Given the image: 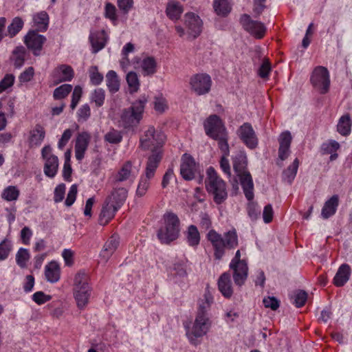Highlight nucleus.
Returning a JSON list of instances; mask_svg holds the SVG:
<instances>
[{"instance_id": "nucleus-23", "label": "nucleus", "mask_w": 352, "mask_h": 352, "mask_svg": "<svg viewBox=\"0 0 352 352\" xmlns=\"http://www.w3.org/2000/svg\"><path fill=\"white\" fill-rule=\"evenodd\" d=\"M237 175L240 178L241 185L245 197L249 201L252 200L254 198V184L250 173L247 171L237 174Z\"/></svg>"}, {"instance_id": "nucleus-34", "label": "nucleus", "mask_w": 352, "mask_h": 352, "mask_svg": "<svg viewBox=\"0 0 352 352\" xmlns=\"http://www.w3.org/2000/svg\"><path fill=\"white\" fill-rule=\"evenodd\" d=\"M45 135V132L43 127L40 124H36L35 128L30 132L29 138L30 146H39L44 140Z\"/></svg>"}, {"instance_id": "nucleus-14", "label": "nucleus", "mask_w": 352, "mask_h": 352, "mask_svg": "<svg viewBox=\"0 0 352 352\" xmlns=\"http://www.w3.org/2000/svg\"><path fill=\"white\" fill-rule=\"evenodd\" d=\"M190 85L197 94L204 95L210 90L211 78L206 74H197L190 78Z\"/></svg>"}, {"instance_id": "nucleus-15", "label": "nucleus", "mask_w": 352, "mask_h": 352, "mask_svg": "<svg viewBox=\"0 0 352 352\" xmlns=\"http://www.w3.org/2000/svg\"><path fill=\"white\" fill-rule=\"evenodd\" d=\"M37 31H30L24 37V43L28 49L33 51L35 56H38L40 51L42 49L43 43L46 41V38L41 34H38Z\"/></svg>"}, {"instance_id": "nucleus-5", "label": "nucleus", "mask_w": 352, "mask_h": 352, "mask_svg": "<svg viewBox=\"0 0 352 352\" xmlns=\"http://www.w3.org/2000/svg\"><path fill=\"white\" fill-rule=\"evenodd\" d=\"M74 294L78 307L84 308L87 305L91 296L89 276L85 271L78 272L74 277Z\"/></svg>"}, {"instance_id": "nucleus-35", "label": "nucleus", "mask_w": 352, "mask_h": 352, "mask_svg": "<svg viewBox=\"0 0 352 352\" xmlns=\"http://www.w3.org/2000/svg\"><path fill=\"white\" fill-rule=\"evenodd\" d=\"M184 10L181 4L175 1H170L166 6V14L171 20L179 19Z\"/></svg>"}, {"instance_id": "nucleus-59", "label": "nucleus", "mask_w": 352, "mask_h": 352, "mask_svg": "<svg viewBox=\"0 0 352 352\" xmlns=\"http://www.w3.org/2000/svg\"><path fill=\"white\" fill-rule=\"evenodd\" d=\"M14 81V76L12 74H6L0 81V93L11 87Z\"/></svg>"}, {"instance_id": "nucleus-53", "label": "nucleus", "mask_w": 352, "mask_h": 352, "mask_svg": "<svg viewBox=\"0 0 352 352\" xmlns=\"http://www.w3.org/2000/svg\"><path fill=\"white\" fill-rule=\"evenodd\" d=\"M90 73V80L92 84L95 85H100L102 80L103 76L98 72V67L96 66H92L89 70Z\"/></svg>"}, {"instance_id": "nucleus-31", "label": "nucleus", "mask_w": 352, "mask_h": 352, "mask_svg": "<svg viewBox=\"0 0 352 352\" xmlns=\"http://www.w3.org/2000/svg\"><path fill=\"white\" fill-rule=\"evenodd\" d=\"M338 206V197L333 195L325 202L322 209L321 215L322 218L326 219L333 215L336 213Z\"/></svg>"}, {"instance_id": "nucleus-11", "label": "nucleus", "mask_w": 352, "mask_h": 352, "mask_svg": "<svg viewBox=\"0 0 352 352\" xmlns=\"http://www.w3.org/2000/svg\"><path fill=\"white\" fill-rule=\"evenodd\" d=\"M312 85L318 89L321 94H325L329 91L330 79L327 69L322 66L316 67L311 76Z\"/></svg>"}, {"instance_id": "nucleus-26", "label": "nucleus", "mask_w": 352, "mask_h": 352, "mask_svg": "<svg viewBox=\"0 0 352 352\" xmlns=\"http://www.w3.org/2000/svg\"><path fill=\"white\" fill-rule=\"evenodd\" d=\"M218 287L220 292L226 298H230L233 294L230 275L225 272L218 280Z\"/></svg>"}, {"instance_id": "nucleus-33", "label": "nucleus", "mask_w": 352, "mask_h": 352, "mask_svg": "<svg viewBox=\"0 0 352 352\" xmlns=\"http://www.w3.org/2000/svg\"><path fill=\"white\" fill-rule=\"evenodd\" d=\"M140 67L144 76H152L156 72V60L152 56H147L140 62Z\"/></svg>"}, {"instance_id": "nucleus-40", "label": "nucleus", "mask_w": 352, "mask_h": 352, "mask_svg": "<svg viewBox=\"0 0 352 352\" xmlns=\"http://www.w3.org/2000/svg\"><path fill=\"white\" fill-rule=\"evenodd\" d=\"M246 166V156L244 153L240 152L233 158V168L237 174L247 172L245 170Z\"/></svg>"}, {"instance_id": "nucleus-52", "label": "nucleus", "mask_w": 352, "mask_h": 352, "mask_svg": "<svg viewBox=\"0 0 352 352\" xmlns=\"http://www.w3.org/2000/svg\"><path fill=\"white\" fill-rule=\"evenodd\" d=\"M173 270L175 272L176 277L184 278L187 276L186 267L184 262L174 263Z\"/></svg>"}, {"instance_id": "nucleus-49", "label": "nucleus", "mask_w": 352, "mask_h": 352, "mask_svg": "<svg viewBox=\"0 0 352 352\" xmlns=\"http://www.w3.org/2000/svg\"><path fill=\"white\" fill-rule=\"evenodd\" d=\"M72 89V86L68 84H64L56 88L54 91V97L55 99H62L66 97Z\"/></svg>"}, {"instance_id": "nucleus-32", "label": "nucleus", "mask_w": 352, "mask_h": 352, "mask_svg": "<svg viewBox=\"0 0 352 352\" xmlns=\"http://www.w3.org/2000/svg\"><path fill=\"white\" fill-rule=\"evenodd\" d=\"M34 25L38 32L46 31L49 24V16L46 12H40L33 16Z\"/></svg>"}, {"instance_id": "nucleus-9", "label": "nucleus", "mask_w": 352, "mask_h": 352, "mask_svg": "<svg viewBox=\"0 0 352 352\" xmlns=\"http://www.w3.org/2000/svg\"><path fill=\"white\" fill-rule=\"evenodd\" d=\"M211 326L209 316L197 315L193 325L186 331L190 342L194 345L198 344L197 339L206 335Z\"/></svg>"}, {"instance_id": "nucleus-60", "label": "nucleus", "mask_w": 352, "mask_h": 352, "mask_svg": "<svg viewBox=\"0 0 352 352\" xmlns=\"http://www.w3.org/2000/svg\"><path fill=\"white\" fill-rule=\"evenodd\" d=\"M82 93V88L80 86H76L72 94V102L70 104L72 109H74L77 106L81 98Z\"/></svg>"}, {"instance_id": "nucleus-12", "label": "nucleus", "mask_w": 352, "mask_h": 352, "mask_svg": "<svg viewBox=\"0 0 352 352\" xmlns=\"http://www.w3.org/2000/svg\"><path fill=\"white\" fill-rule=\"evenodd\" d=\"M41 155L45 162L43 171L46 176L53 178L58 171V157L52 153L50 146H45L41 150Z\"/></svg>"}, {"instance_id": "nucleus-62", "label": "nucleus", "mask_w": 352, "mask_h": 352, "mask_svg": "<svg viewBox=\"0 0 352 352\" xmlns=\"http://www.w3.org/2000/svg\"><path fill=\"white\" fill-rule=\"evenodd\" d=\"M65 193V185L60 184L58 185L54 190V200L56 203L60 202L63 200Z\"/></svg>"}, {"instance_id": "nucleus-8", "label": "nucleus", "mask_w": 352, "mask_h": 352, "mask_svg": "<svg viewBox=\"0 0 352 352\" xmlns=\"http://www.w3.org/2000/svg\"><path fill=\"white\" fill-rule=\"evenodd\" d=\"M160 161L161 157L158 153L151 155L148 157L144 175L140 177L137 188L138 196L142 197L146 194L150 186V180L154 177Z\"/></svg>"}, {"instance_id": "nucleus-21", "label": "nucleus", "mask_w": 352, "mask_h": 352, "mask_svg": "<svg viewBox=\"0 0 352 352\" xmlns=\"http://www.w3.org/2000/svg\"><path fill=\"white\" fill-rule=\"evenodd\" d=\"M120 244V238L117 234H113L104 243L100 256L106 263L117 250Z\"/></svg>"}, {"instance_id": "nucleus-17", "label": "nucleus", "mask_w": 352, "mask_h": 352, "mask_svg": "<svg viewBox=\"0 0 352 352\" xmlns=\"http://www.w3.org/2000/svg\"><path fill=\"white\" fill-rule=\"evenodd\" d=\"M197 172V166L194 159L188 154H184L182 157L180 165V173L185 180L192 179Z\"/></svg>"}, {"instance_id": "nucleus-54", "label": "nucleus", "mask_w": 352, "mask_h": 352, "mask_svg": "<svg viewBox=\"0 0 352 352\" xmlns=\"http://www.w3.org/2000/svg\"><path fill=\"white\" fill-rule=\"evenodd\" d=\"M122 138L120 133L116 130H111L104 135V140L111 144H118Z\"/></svg>"}, {"instance_id": "nucleus-64", "label": "nucleus", "mask_w": 352, "mask_h": 352, "mask_svg": "<svg viewBox=\"0 0 352 352\" xmlns=\"http://www.w3.org/2000/svg\"><path fill=\"white\" fill-rule=\"evenodd\" d=\"M118 6L120 11L126 14L133 8V0H118Z\"/></svg>"}, {"instance_id": "nucleus-47", "label": "nucleus", "mask_w": 352, "mask_h": 352, "mask_svg": "<svg viewBox=\"0 0 352 352\" xmlns=\"http://www.w3.org/2000/svg\"><path fill=\"white\" fill-rule=\"evenodd\" d=\"M104 16L109 19L114 25L117 24V9L113 3L109 2L105 3Z\"/></svg>"}, {"instance_id": "nucleus-1", "label": "nucleus", "mask_w": 352, "mask_h": 352, "mask_svg": "<svg viewBox=\"0 0 352 352\" xmlns=\"http://www.w3.org/2000/svg\"><path fill=\"white\" fill-rule=\"evenodd\" d=\"M207 239L213 246L214 256L217 260L223 258L226 248L232 249L238 245L237 234L234 230L224 233L223 236L211 230L207 234Z\"/></svg>"}, {"instance_id": "nucleus-3", "label": "nucleus", "mask_w": 352, "mask_h": 352, "mask_svg": "<svg viewBox=\"0 0 352 352\" xmlns=\"http://www.w3.org/2000/svg\"><path fill=\"white\" fill-rule=\"evenodd\" d=\"M206 187L208 192L213 196L214 201L217 204H222L228 197L226 186L224 181L217 175L212 167L206 171Z\"/></svg>"}, {"instance_id": "nucleus-18", "label": "nucleus", "mask_w": 352, "mask_h": 352, "mask_svg": "<svg viewBox=\"0 0 352 352\" xmlns=\"http://www.w3.org/2000/svg\"><path fill=\"white\" fill-rule=\"evenodd\" d=\"M140 163L133 164L131 161L126 162L116 176V182H122L131 177L134 179L140 170Z\"/></svg>"}, {"instance_id": "nucleus-55", "label": "nucleus", "mask_w": 352, "mask_h": 352, "mask_svg": "<svg viewBox=\"0 0 352 352\" xmlns=\"http://www.w3.org/2000/svg\"><path fill=\"white\" fill-rule=\"evenodd\" d=\"M248 213L252 220L258 219L261 214V208L254 202H250L248 206Z\"/></svg>"}, {"instance_id": "nucleus-27", "label": "nucleus", "mask_w": 352, "mask_h": 352, "mask_svg": "<svg viewBox=\"0 0 352 352\" xmlns=\"http://www.w3.org/2000/svg\"><path fill=\"white\" fill-rule=\"evenodd\" d=\"M213 303V298L209 291H206L203 298L198 301L197 314L202 316H209L208 311Z\"/></svg>"}, {"instance_id": "nucleus-28", "label": "nucleus", "mask_w": 352, "mask_h": 352, "mask_svg": "<svg viewBox=\"0 0 352 352\" xmlns=\"http://www.w3.org/2000/svg\"><path fill=\"white\" fill-rule=\"evenodd\" d=\"M118 209L115 208V206L105 201L100 214L99 223L100 225H106L111 219L113 218Z\"/></svg>"}, {"instance_id": "nucleus-56", "label": "nucleus", "mask_w": 352, "mask_h": 352, "mask_svg": "<svg viewBox=\"0 0 352 352\" xmlns=\"http://www.w3.org/2000/svg\"><path fill=\"white\" fill-rule=\"evenodd\" d=\"M263 303L266 308H270L272 310H276L280 306L279 300L274 296L265 297Z\"/></svg>"}, {"instance_id": "nucleus-45", "label": "nucleus", "mask_w": 352, "mask_h": 352, "mask_svg": "<svg viewBox=\"0 0 352 352\" xmlns=\"http://www.w3.org/2000/svg\"><path fill=\"white\" fill-rule=\"evenodd\" d=\"M19 190L16 186H9L3 190L1 193V197L8 201H12L16 200L19 196Z\"/></svg>"}, {"instance_id": "nucleus-13", "label": "nucleus", "mask_w": 352, "mask_h": 352, "mask_svg": "<svg viewBox=\"0 0 352 352\" xmlns=\"http://www.w3.org/2000/svg\"><path fill=\"white\" fill-rule=\"evenodd\" d=\"M240 23L245 31L256 38H261L264 36L266 28L261 21L252 20L250 15L244 14L240 18Z\"/></svg>"}, {"instance_id": "nucleus-7", "label": "nucleus", "mask_w": 352, "mask_h": 352, "mask_svg": "<svg viewBox=\"0 0 352 352\" xmlns=\"http://www.w3.org/2000/svg\"><path fill=\"white\" fill-rule=\"evenodd\" d=\"M146 102V98L142 97L133 102L130 108L124 109L120 116V124L125 129L136 126L142 118Z\"/></svg>"}, {"instance_id": "nucleus-36", "label": "nucleus", "mask_w": 352, "mask_h": 352, "mask_svg": "<svg viewBox=\"0 0 352 352\" xmlns=\"http://www.w3.org/2000/svg\"><path fill=\"white\" fill-rule=\"evenodd\" d=\"M188 244L191 247H197L200 242V234L197 228L194 225L188 227L186 232Z\"/></svg>"}, {"instance_id": "nucleus-16", "label": "nucleus", "mask_w": 352, "mask_h": 352, "mask_svg": "<svg viewBox=\"0 0 352 352\" xmlns=\"http://www.w3.org/2000/svg\"><path fill=\"white\" fill-rule=\"evenodd\" d=\"M239 135L243 143L250 148H254L258 144V139L252 125L245 122L238 131Z\"/></svg>"}, {"instance_id": "nucleus-24", "label": "nucleus", "mask_w": 352, "mask_h": 352, "mask_svg": "<svg viewBox=\"0 0 352 352\" xmlns=\"http://www.w3.org/2000/svg\"><path fill=\"white\" fill-rule=\"evenodd\" d=\"M127 193L128 191L124 188H115L107 197L106 201L115 206L116 209H119L124 204L127 197Z\"/></svg>"}, {"instance_id": "nucleus-50", "label": "nucleus", "mask_w": 352, "mask_h": 352, "mask_svg": "<svg viewBox=\"0 0 352 352\" xmlns=\"http://www.w3.org/2000/svg\"><path fill=\"white\" fill-rule=\"evenodd\" d=\"M104 91L101 88L96 89L91 93V100L94 102L97 107H101L104 104Z\"/></svg>"}, {"instance_id": "nucleus-20", "label": "nucleus", "mask_w": 352, "mask_h": 352, "mask_svg": "<svg viewBox=\"0 0 352 352\" xmlns=\"http://www.w3.org/2000/svg\"><path fill=\"white\" fill-rule=\"evenodd\" d=\"M278 158L281 161L285 160L290 155V146L292 141V136L289 131L282 132L278 138Z\"/></svg>"}, {"instance_id": "nucleus-6", "label": "nucleus", "mask_w": 352, "mask_h": 352, "mask_svg": "<svg viewBox=\"0 0 352 352\" xmlns=\"http://www.w3.org/2000/svg\"><path fill=\"white\" fill-rule=\"evenodd\" d=\"M165 139L164 134L156 131L153 126H149L140 138V147L144 150H151V155L158 153L161 158L162 151L160 150Z\"/></svg>"}, {"instance_id": "nucleus-43", "label": "nucleus", "mask_w": 352, "mask_h": 352, "mask_svg": "<svg viewBox=\"0 0 352 352\" xmlns=\"http://www.w3.org/2000/svg\"><path fill=\"white\" fill-rule=\"evenodd\" d=\"M30 258L29 250L26 248H21L16 254V262L21 268L27 267V262Z\"/></svg>"}, {"instance_id": "nucleus-48", "label": "nucleus", "mask_w": 352, "mask_h": 352, "mask_svg": "<svg viewBox=\"0 0 352 352\" xmlns=\"http://www.w3.org/2000/svg\"><path fill=\"white\" fill-rule=\"evenodd\" d=\"M126 80L131 93L138 91L140 87V80L138 74L134 72H130L126 74Z\"/></svg>"}, {"instance_id": "nucleus-58", "label": "nucleus", "mask_w": 352, "mask_h": 352, "mask_svg": "<svg viewBox=\"0 0 352 352\" xmlns=\"http://www.w3.org/2000/svg\"><path fill=\"white\" fill-rule=\"evenodd\" d=\"M34 74V69L32 67H28L19 76V80L21 83L28 82L32 80Z\"/></svg>"}, {"instance_id": "nucleus-61", "label": "nucleus", "mask_w": 352, "mask_h": 352, "mask_svg": "<svg viewBox=\"0 0 352 352\" xmlns=\"http://www.w3.org/2000/svg\"><path fill=\"white\" fill-rule=\"evenodd\" d=\"M52 297L49 295H46L43 292H36L32 295V300L38 305H42L49 300Z\"/></svg>"}, {"instance_id": "nucleus-57", "label": "nucleus", "mask_w": 352, "mask_h": 352, "mask_svg": "<svg viewBox=\"0 0 352 352\" xmlns=\"http://www.w3.org/2000/svg\"><path fill=\"white\" fill-rule=\"evenodd\" d=\"M11 243L4 240L0 243V260H5L9 255L11 250Z\"/></svg>"}, {"instance_id": "nucleus-10", "label": "nucleus", "mask_w": 352, "mask_h": 352, "mask_svg": "<svg viewBox=\"0 0 352 352\" xmlns=\"http://www.w3.org/2000/svg\"><path fill=\"white\" fill-rule=\"evenodd\" d=\"M230 268L233 270V279L234 283L241 287L242 286L248 275V267L245 260L241 259L240 250H237L234 257L230 263Z\"/></svg>"}, {"instance_id": "nucleus-19", "label": "nucleus", "mask_w": 352, "mask_h": 352, "mask_svg": "<svg viewBox=\"0 0 352 352\" xmlns=\"http://www.w3.org/2000/svg\"><path fill=\"white\" fill-rule=\"evenodd\" d=\"M185 25L188 33L193 38L199 35L202 28V21L199 16L194 13L189 12L185 14Z\"/></svg>"}, {"instance_id": "nucleus-38", "label": "nucleus", "mask_w": 352, "mask_h": 352, "mask_svg": "<svg viewBox=\"0 0 352 352\" xmlns=\"http://www.w3.org/2000/svg\"><path fill=\"white\" fill-rule=\"evenodd\" d=\"M213 8L217 14L221 16H226L231 11L228 0H214Z\"/></svg>"}, {"instance_id": "nucleus-37", "label": "nucleus", "mask_w": 352, "mask_h": 352, "mask_svg": "<svg viewBox=\"0 0 352 352\" xmlns=\"http://www.w3.org/2000/svg\"><path fill=\"white\" fill-rule=\"evenodd\" d=\"M299 166V160L296 158L293 163L283 172V179L291 184L294 179Z\"/></svg>"}, {"instance_id": "nucleus-44", "label": "nucleus", "mask_w": 352, "mask_h": 352, "mask_svg": "<svg viewBox=\"0 0 352 352\" xmlns=\"http://www.w3.org/2000/svg\"><path fill=\"white\" fill-rule=\"evenodd\" d=\"M57 71L59 72L58 82L71 81L74 77V70L69 65H62Z\"/></svg>"}, {"instance_id": "nucleus-41", "label": "nucleus", "mask_w": 352, "mask_h": 352, "mask_svg": "<svg viewBox=\"0 0 352 352\" xmlns=\"http://www.w3.org/2000/svg\"><path fill=\"white\" fill-rule=\"evenodd\" d=\"M14 65L16 68H21L25 62V49L23 46L16 47L13 51Z\"/></svg>"}, {"instance_id": "nucleus-2", "label": "nucleus", "mask_w": 352, "mask_h": 352, "mask_svg": "<svg viewBox=\"0 0 352 352\" xmlns=\"http://www.w3.org/2000/svg\"><path fill=\"white\" fill-rule=\"evenodd\" d=\"M206 135L218 141L219 147L226 155L229 153L228 135L221 120L217 115L210 116L204 122Z\"/></svg>"}, {"instance_id": "nucleus-30", "label": "nucleus", "mask_w": 352, "mask_h": 352, "mask_svg": "<svg viewBox=\"0 0 352 352\" xmlns=\"http://www.w3.org/2000/svg\"><path fill=\"white\" fill-rule=\"evenodd\" d=\"M45 275L47 281L54 283L60 279V267L56 261H52L45 266Z\"/></svg>"}, {"instance_id": "nucleus-46", "label": "nucleus", "mask_w": 352, "mask_h": 352, "mask_svg": "<svg viewBox=\"0 0 352 352\" xmlns=\"http://www.w3.org/2000/svg\"><path fill=\"white\" fill-rule=\"evenodd\" d=\"M23 21L20 17H15L13 19L12 23L8 27V35L10 37L14 36L17 34L23 27Z\"/></svg>"}, {"instance_id": "nucleus-51", "label": "nucleus", "mask_w": 352, "mask_h": 352, "mask_svg": "<svg viewBox=\"0 0 352 352\" xmlns=\"http://www.w3.org/2000/svg\"><path fill=\"white\" fill-rule=\"evenodd\" d=\"M292 298L294 300L293 303L296 307H301L305 305L307 299V294L303 290H298L294 293Z\"/></svg>"}, {"instance_id": "nucleus-42", "label": "nucleus", "mask_w": 352, "mask_h": 352, "mask_svg": "<svg viewBox=\"0 0 352 352\" xmlns=\"http://www.w3.org/2000/svg\"><path fill=\"white\" fill-rule=\"evenodd\" d=\"M338 131L342 135H347L351 131V120L349 115L342 116L337 125Z\"/></svg>"}, {"instance_id": "nucleus-25", "label": "nucleus", "mask_w": 352, "mask_h": 352, "mask_svg": "<svg viewBox=\"0 0 352 352\" xmlns=\"http://www.w3.org/2000/svg\"><path fill=\"white\" fill-rule=\"evenodd\" d=\"M107 35L104 30L91 33L89 41L92 46L93 53H97L103 49L107 41Z\"/></svg>"}, {"instance_id": "nucleus-4", "label": "nucleus", "mask_w": 352, "mask_h": 352, "mask_svg": "<svg viewBox=\"0 0 352 352\" xmlns=\"http://www.w3.org/2000/svg\"><path fill=\"white\" fill-rule=\"evenodd\" d=\"M164 226L157 232V238L162 243L169 244L176 240L179 234V219L172 212L164 216Z\"/></svg>"}, {"instance_id": "nucleus-29", "label": "nucleus", "mask_w": 352, "mask_h": 352, "mask_svg": "<svg viewBox=\"0 0 352 352\" xmlns=\"http://www.w3.org/2000/svg\"><path fill=\"white\" fill-rule=\"evenodd\" d=\"M350 272L351 269L349 265H341L334 276V284L338 287L344 285L349 278Z\"/></svg>"}, {"instance_id": "nucleus-22", "label": "nucleus", "mask_w": 352, "mask_h": 352, "mask_svg": "<svg viewBox=\"0 0 352 352\" xmlns=\"http://www.w3.org/2000/svg\"><path fill=\"white\" fill-rule=\"evenodd\" d=\"M90 138V135L87 132H82L78 135L75 144V155L78 161H80L84 157V154L87 149Z\"/></svg>"}, {"instance_id": "nucleus-39", "label": "nucleus", "mask_w": 352, "mask_h": 352, "mask_svg": "<svg viewBox=\"0 0 352 352\" xmlns=\"http://www.w3.org/2000/svg\"><path fill=\"white\" fill-rule=\"evenodd\" d=\"M107 86L111 93L117 92L120 89V81L116 72L110 70L106 75Z\"/></svg>"}, {"instance_id": "nucleus-63", "label": "nucleus", "mask_w": 352, "mask_h": 352, "mask_svg": "<svg viewBox=\"0 0 352 352\" xmlns=\"http://www.w3.org/2000/svg\"><path fill=\"white\" fill-rule=\"evenodd\" d=\"M77 186L76 184H73L69 188L67 199L65 202L67 206H71L74 203L77 195Z\"/></svg>"}]
</instances>
